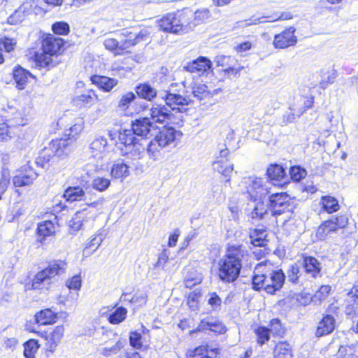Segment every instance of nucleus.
<instances>
[{"mask_svg": "<svg viewBox=\"0 0 358 358\" xmlns=\"http://www.w3.org/2000/svg\"><path fill=\"white\" fill-rule=\"evenodd\" d=\"M212 66L211 61L206 57L200 56L197 59L187 62L184 66V69L190 73H196L201 76L204 73L210 71Z\"/></svg>", "mask_w": 358, "mask_h": 358, "instance_id": "nucleus-17", "label": "nucleus"}, {"mask_svg": "<svg viewBox=\"0 0 358 358\" xmlns=\"http://www.w3.org/2000/svg\"><path fill=\"white\" fill-rule=\"evenodd\" d=\"M266 262L257 264L254 270L252 277V287L256 290L264 289L266 287Z\"/></svg>", "mask_w": 358, "mask_h": 358, "instance_id": "nucleus-23", "label": "nucleus"}, {"mask_svg": "<svg viewBox=\"0 0 358 358\" xmlns=\"http://www.w3.org/2000/svg\"><path fill=\"white\" fill-rule=\"evenodd\" d=\"M10 127L8 122L0 123V141L6 142L11 138L9 131Z\"/></svg>", "mask_w": 358, "mask_h": 358, "instance_id": "nucleus-61", "label": "nucleus"}, {"mask_svg": "<svg viewBox=\"0 0 358 358\" xmlns=\"http://www.w3.org/2000/svg\"><path fill=\"white\" fill-rule=\"evenodd\" d=\"M35 322L39 325H48L56 322L57 314L50 308H46L37 312L35 315Z\"/></svg>", "mask_w": 358, "mask_h": 358, "instance_id": "nucleus-34", "label": "nucleus"}, {"mask_svg": "<svg viewBox=\"0 0 358 358\" xmlns=\"http://www.w3.org/2000/svg\"><path fill=\"white\" fill-rule=\"evenodd\" d=\"M10 184V176L8 171H3L0 179V200Z\"/></svg>", "mask_w": 358, "mask_h": 358, "instance_id": "nucleus-60", "label": "nucleus"}, {"mask_svg": "<svg viewBox=\"0 0 358 358\" xmlns=\"http://www.w3.org/2000/svg\"><path fill=\"white\" fill-rule=\"evenodd\" d=\"M122 131H131L134 136H139L148 138L153 136L156 131V127L148 117H145L132 121L131 129H124Z\"/></svg>", "mask_w": 358, "mask_h": 358, "instance_id": "nucleus-13", "label": "nucleus"}, {"mask_svg": "<svg viewBox=\"0 0 358 358\" xmlns=\"http://www.w3.org/2000/svg\"><path fill=\"white\" fill-rule=\"evenodd\" d=\"M86 215V209L78 211L74 217L70 221V227L72 229L78 231L81 229L85 221V216Z\"/></svg>", "mask_w": 358, "mask_h": 358, "instance_id": "nucleus-48", "label": "nucleus"}, {"mask_svg": "<svg viewBox=\"0 0 358 358\" xmlns=\"http://www.w3.org/2000/svg\"><path fill=\"white\" fill-rule=\"evenodd\" d=\"M295 29L289 27L281 33L275 35L273 44L275 48L284 49L294 46L297 42V37L294 34Z\"/></svg>", "mask_w": 358, "mask_h": 358, "instance_id": "nucleus-15", "label": "nucleus"}, {"mask_svg": "<svg viewBox=\"0 0 358 358\" xmlns=\"http://www.w3.org/2000/svg\"><path fill=\"white\" fill-rule=\"evenodd\" d=\"M66 266L67 264L64 260H52L46 268L35 275L31 285L32 288L34 289H48L51 284V279L56 275L64 273Z\"/></svg>", "mask_w": 358, "mask_h": 358, "instance_id": "nucleus-6", "label": "nucleus"}, {"mask_svg": "<svg viewBox=\"0 0 358 358\" xmlns=\"http://www.w3.org/2000/svg\"><path fill=\"white\" fill-rule=\"evenodd\" d=\"M136 98V96L135 93L129 92L120 97L117 106L122 110H126Z\"/></svg>", "mask_w": 358, "mask_h": 358, "instance_id": "nucleus-46", "label": "nucleus"}, {"mask_svg": "<svg viewBox=\"0 0 358 358\" xmlns=\"http://www.w3.org/2000/svg\"><path fill=\"white\" fill-rule=\"evenodd\" d=\"M301 266L303 267L306 274L310 275L312 278H316L320 275L321 264L313 257H305Z\"/></svg>", "mask_w": 358, "mask_h": 358, "instance_id": "nucleus-29", "label": "nucleus"}, {"mask_svg": "<svg viewBox=\"0 0 358 358\" xmlns=\"http://www.w3.org/2000/svg\"><path fill=\"white\" fill-rule=\"evenodd\" d=\"M1 343L5 350L13 352L16 350L19 341L15 337L3 336Z\"/></svg>", "mask_w": 358, "mask_h": 358, "instance_id": "nucleus-54", "label": "nucleus"}, {"mask_svg": "<svg viewBox=\"0 0 358 358\" xmlns=\"http://www.w3.org/2000/svg\"><path fill=\"white\" fill-rule=\"evenodd\" d=\"M266 231L264 228L255 229L250 232V242L255 246H264L266 245Z\"/></svg>", "mask_w": 358, "mask_h": 358, "instance_id": "nucleus-37", "label": "nucleus"}, {"mask_svg": "<svg viewBox=\"0 0 358 358\" xmlns=\"http://www.w3.org/2000/svg\"><path fill=\"white\" fill-rule=\"evenodd\" d=\"M118 148L122 155L137 160L144 157L147 153L146 145L148 142L143 139H138L131 131H120L118 136Z\"/></svg>", "mask_w": 358, "mask_h": 358, "instance_id": "nucleus-3", "label": "nucleus"}, {"mask_svg": "<svg viewBox=\"0 0 358 358\" xmlns=\"http://www.w3.org/2000/svg\"><path fill=\"white\" fill-rule=\"evenodd\" d=\"M134 90L138 97L148 101H152L157 95V90L148 83L137 85Z\"/></svg>", "mask_w": 358, "mask_h": 358, "instance_id": "nucleus-32", "label": "nucleus"}, {"mask_svg": "<svg viewBox=\"0 0 358 358\" xmlns=\"http://www.w3.org/2000/svg\"><path fill=\"white\" fill-rule=\"evenodd\" d=\"M178 13H171L166 14L159 22L160 28L164 31L173 34H182L180 22H178Z\"/></svg>", "mask_w": 358, "mask_h": 358, "instance_id": "nucleus-19", "label": "nucleus"}, {"mask_svg": "<svg viewBox=\"0 0 358 358\" xmlns=\"http://www.w3.org/2000/svg\"><path fill=\"white\" fill-rule=\"evenodd\" d=\"M42 336L45 338L46 341V350L49 352H53L55 350L59 342L56 341L55 339L53 340V337H52L48 332H44Z\"/></svg>", "mask_w": 358, "mask_h": 358, "instance_id": "nucleus-62", "label": "nucleus"}, {"mask_svg": "<svg viewBox=\"0 0 358 358\" xmlns=\"http://www.w3.org/2000/svg\"><path fill=\"white\" fill-rule=\"evenodd\" d=\"M150 120L154 124H178V119L169 109L166 105L154 103L149 109Z\"/></svg>", "mask_w": 358, "mask_h": 358, "instance_id": "nucleus-11", "label": "nucleus"}, {"mask_svg": "<svg viewBox=\"0 0 358 358\" xmlns=\"http://www.w3.org/2000/svg\"><path fill=\"white\" fill-rule=\"evenodd\" d=\"M322 209L328 213H332L339 210L338 201L334 196L327 195L321 198Z\"/></svg>", "mask_w": 358, "mask_h": 358, "instance_id": "nucleus-36", "label": "nucleus"}, {"mask_svg": "<svg viewBox=\"0 0 358 358\" xmlns=\"http://www.w3.org/2000/svg\"><path fill=\"white\" fill-rule=\"evenodd\" d=\"M109 152L107 138L103 136L96 137L89 146V156L97 161L101 160Z\"/></svg>", "mask_w": 358, "mask_h": 358, "instance_id": "nucleus-16", "label": "nucleus"}, {"mask_svg": "<svg viewBox=\"0 0 358 358\" xmlns=\"http://www.w3.org/2000/svg\"><path fill=\"white\" fill-rule=\"evenodd\" d=\"M243 252L241 246L228 248L227 253L218 262V277L224 283L235 282L240 275Z\"/></svg>", "mask_w": 358, "mask_h": 358, "instance_id": "nucleus-1", "label": "nucleus"}, {"mask_svg": "<svg viewBox=\"0 0 358 358\" xmlns=\"http://www.w3.org/2000/svg\"><path fill=\"white\" fill-rule=\"evenodd\" d=\"M267 176L271 180H280L285 175L286 172L285 169L278 164H271L267 169Z\"/></svg>", "mask_w": 358, "mask_h": 358, "instance_id": "nucleus-42", "label": "nucleus"}, {"mask_svg": "<svg viewBox=\"0 0 358 358\" xmlns=\"http://www.w3.org/2000/svg\"><path fill=\"white\" fill-rule=\"evenodd\" d=\"M223 334L226 331L224 325L219 320L215 318H206L202 320L197 327L196 331H207Z\"/></svg>", "mask_w": 358, "mask_h": 358, "instance_id": "nucleus-24", "label": "nucleus"}, {"mask_svg": "<svg viewBox=\"0 0 358 358\" xmlns=\"http://www.w3.org/2000/svg\"><path fill=\"white\" fill-rule=\"evenodd\" d=\"M348 222V217L345 215L333 216L323 222L317 228L316 236L320 239H324L330 232L336 231L338 229L344 228Z\"/></svg>", "mask_w": 358, "mask_h": 358, "instance_id": "nucleus-12", "label": "nucleus"}, {"mask_svg": "<svg viewBox=\"0 0 358 358\" xmlns=\"http://www.w3.org/2000/svg\"><path fill=\"white\" fill-rule=\"evenodd\" d=\"M64 45V40L52 34L48 35L42 41V52H36L35 62L39 68L50 69L55 66L52 57L57 55Z\"/></svg>", "mask_w": 358, "mask_h": 358, "instance_id": "nucleus-4", "label": "nucleus"}, {"mask_svg": "<svg viewBox=\"0 0 358 358\" xmlns=\"http://www.w3.org/2000/svg\"><path fill=\"white\" fill-rule=\"evenodd\" d=\"M37 173L32 169L26 170L25 172L21 171L13 178V185L15 187H23L31 185L36 178Z\"/></svg>", "mask_w": 358, "mask_h": 358, "instance_id": "nucleus-31", "label": "nucleus"}, {"mask_svg": "<svg viewBox=\"0 0 358 358\" xmlns=\"http://www.w3.org/2000/svg\"><path fill=\"white\" fill-rule=\"evenodd\" d=\"M13 78L18 90H24L30 79H36L32 73L20 65L13 69Z\"/></svg>", "mask_w": 358, "mask_h": 358, "instance_id": "nucleus-21", "label": "nucleus"}, {"mask_svg": "<svg viewBox=\"0 0 358 358\" xmlns=\"http://www.w3.org/2000/svg\"><path fill=\"white\" fill-rule=\"evenodd\" d=\"M96 99V95L93 90H86L82 94L76 95L73 99V104L79 108L92 105Z\"/></svg>", "mask_w": 358, "mask_h": 358, "instance_id": "nucleus-35", "label": "nucleus"}, {"mask_svg": "<svg viewBox=\"0 0 358 358\" xmlns=\"http://www.w3.org/2000/svg\"><path fill=\"white\" fill-rule=\"evenodd\" d=\"M103 241V236L102 234H97L94 236L91 241L87 243L86 247L84 250V253L90 255L96 251L100 246Z\"/></svg>", "mask_w": 358, "mask_h": 358, "instance_id": "nucleus-47", "label": "nucleus"}, {"mask_svg": "<svg viewBox=\"0 0 358 358\" xmlns=\"http://www.w3.org/2000/svg\"><path fill=\"white\" fill-rule=\"evenodd\" d=\"M254 201L255 205L250 213L251 217L255 220H261L268 210V206L266 205L262 201V199H258V200Z\"/></svg>", "mask_w": 358, "mask_h": 358, "instance_id": "nucleus-39", "label": "nucleus"}, {"mask_svg": "<svg viewBox=\"0 0 358 358\" xmlns=\"http://www.w3.org/2000/svg\"><path fill=\"white\" fill-rule=\"evenodd\" d=\"M149 31L146 29H141L134 38H125L120 41V50H125L141 41H146L148 38Z\"/></svg>", "mask_w": 358, "mask_h": 358, "instance_id": "nucleus-33", "label": "nucleus"}, {"mask_svg": "<svg viewBox=\"0 0 358 358\" xmlns=\"http://www.w3.org/2000/svg\"><path fill=\"white\" fill-rule=\"evenodd\" d=\"M219 349L212 344L201 345L187 353L188 358H213L218 354Z\"/></svg>", "mask_w": 358, "mask_h": 358, "instance_id": "nucleus-20", "label": "nucleus"}, {"mask_svg": "<svg viewBox=\"0 0 358 358\" xmlns=\"http://www.w3.org/2000/svg\"><path fill=\"white\" fill-rule=\"evenodd\" d=\"M189 92L188 89H185L182 94L167 91L162 98L165 101L166 106L173 113H183L187 110L188 106L193 101Z\"/></svg>", "mask_w": 358, "mask_h": 358, "instance_id": "nucleus-9", "label": "nucleus"}, {"mask_svg": "<svg viewBox=\"0 0 358 358\" xmlns=\"http://www.w3.org/2000/svg\"><path fill=\"white\" fill-rule=\"evenodd\" d=\"M182 85L185 90H189V94L191 95L192 99H193L192 102H194L195 101H201L210 97V93L208 90V87L205 84L192 83L189 86H187L186 83L183 82Z\"/></svg>", "mask_w": 358, "mask_h": 358, "instance_id": "nucleus-18", "label": "nucleus"}, {"mask_svg": "<svg viewBox=\"0 0 358 358\" xmlns=\"http://www.w3.org/2000/svg\"><path fill=\"white\" fill-rule=\"evenodd\" d=\"M335 327L336 320L334 317L329 314L324 315L321 320L318 322L315 336L317 337H321L328 335L333 332Z\"/></svg>", "mask_w": 358, "mask_h": 358, "instance_id": "nucleus-22", "label": "nucleus"}, {"mask_svg": "<svg viewBox=\"0 0 358 358\" xmlns=\"http://www.w3.org/2000/svg\"><path fill=\"white\" fill-rule=\"evenodd\" d=\"M110 180L103 177H96L92 181V187L99 192H103L108 188Z\"/></svg>", "mask_w": 358, "mask_h": 358, "instance_id": "nucleus-49", "label": "nucleus"}, {"mask_svg": "<svg viewBox=\"0 0 358 358\" xmlns=\"http://www.w3.org/2000/svg\"><path fill=\"white\" fill-rule=\"evenodd\" d=\"M69 139H54L51 141L48 148H45L36 159V163L42 167H45L53 157L59 158L67 155L69 145Z\"/></svg>", "mask_w": 358, "mask_h": 358, "instance_id": "nucleus-8", "label": "nucleus"}, {"mask_svg": "<svg viewBox=\"0 0 358 358\" xmlns=\"http://www.w3.org/2000/svg\"><path fill=\"white\" fill-rule=\"evenodd\" d=\"M257 337V343L261 345L266 343L270 339L269 329L265 327H259L255 330Z\"/></svg>", "mask_w": 358, "mask_h": 358, "instance_id": "nucleus-53", "label": "nucleus"}, {"mask_svg": "<svg viewBox=\"0 0 358 358\" xmlns=\"http://www.w3.org/2000/svg\"><path fill=\"white\" fill-rule=\"evenodd\" d=\"M213 169L225 177L229 176L234 169L233 164L228 159H220L213 162Z\"/></svg>", "mask_w": 358, "mask_h": 358, "instance_id": "nucleus-38", "label": "nucleus"}, {"mask_svg": "<svg viewBox=\"0 0 358 358\" xmlns=\"http://www.w3.org/2000/svg\"><path fill=\"white\" fill-rule=\"evenodd\" d=\"M270 333L273 335L282 336L284 334V330L282 327L280 320L278 318H273L270 322Z\"/></svg>", "mask_w": 358, "mask_h": 358, "instance_id": "nucleus-57", "label": "nucleus"}, {"mask_svg": "<svg viewBox=\"0 0 358 358\" xmlns=\"http://www.w3.org/2000/svg\"><path fill=\"white\" fill-rule=\"evenodd\" d=\"M295 208L293 199L286 192L272 193L269 196L268 210L272 216L278 217L284 216V221L287 222Z\"/></svg>", "mask_w": 358, "mask_h": 358, "instance_id": "nucleus-7", "label": "nucleus"}, {"mask_svg": "<svg viewBox=\"0 0 358 358\" xmlns=\"http://www.w3.org/2000/svg\"><path fill=\"white\" fill-rule=\"evenodd\" d=\"M90 194L88 191H84L80 186L69 187L64 192V197L67 201L73 202L76 201H86V204L89 206L96 208L99 204H101L103 199L94 201H87V194Z\"/></svg>", "mask_w": 358, "mask_h": 358, "instance_id": "nucleus-14", "label": "nucleus"}, {"mask_svg": "<svg viewBox=\"0 0 358 358\" xmlns=\"http://www.w3.org/2000/svg\"><path fill=\"white\" fill-rule=\"evenodd\" d=\"M210 17V12L206 9L198 10L193 13L192 16V22H194V27L205 22Z\"/></svg>", "mask_w": 358, "mask_h": 358, "instance_id": "nucleus-50", "label": "nucleus"}, {"mask_svg": "<svg viewBox=\"0 0 358 358\" xmlns=\"http://www.w3.org/2000/svg\"><path fill=\"white\" fill-rule=\"evenodd\" d=\"M129 342L132 347L136 349L141 348L142 346L141 334L137 331L131 332L129 336Z\"/></svg>", "mask_w": 358, "mask_h": 358, "instance_id": "nucleus-64", "label": "nucleus"}, {"mask_svg": "<svg viewBox=\"0 0 358 358\" xmlns=\"http://www.w3.org/2000/svg\"><path fill=\"white\" fill-rule=\"evenodd\" d=\"M69 289L80 290L82 285V280L80 275H76L69 279L66 282Z\"/></svg>", "mask_w": 358, "mask_h": 358, "instance_id": "nucleus-59", "label": "nucleus"}, {"mask_svg": "<svg viewBox=\"0 0 358 358\" xmlns=\"http://www.w3.org/2000/svg\"><path fill=\"white\" fill-rule=\"evenodd\" d=\"M180 134L173 127L164 126L159 131L156 127L154 138L146 145L149 157L153 160L159 159L162 157V149L171 145H174L176 136Z\"/></svg>", "mask_w": 358, "mask_h": 358, "instance_id": "nucleus-2", "label": "nucleus"}, {"mask_svg": "<svg viewBox=\"0 0 358 358\" xmlns=\"http://www.w3.org/2000/svg\"><path fill=\"white\" fill-rule=\"evenodd\" d=\"M127 315V308L120 306L109 314L108 320L112 324H117L122 322L126 319Z\"/></svg>", "mask_w": 358, "mask_h": 358, "instance_id": "nucleus-44", "label": "nucleus"}, {"mask_svg": "<svg viewBox=\"0 0 358 358\" xmlns=\"http://www.w3.org/2000/svg\"><path fill=\"white\" fill-rule=\"evenodd\" d=\"M110 175L115 179L125 178L129 175V166L123 159H117L111 166Z\"/></svg>", "mask_w": 358, "mask_h": 358, "instance_id": "nucleus-30", "label": "nucleus"}, {"mask_svg": "<svg viewBox=\"0 0 358 358\" xmlns=\"http://www.w3.org/2000/svg\"><path fill=\"white\" fill-rule=\"evenodd\" d=\"M266 280L265 291L270 294H274L283 286L286 275L281 268L273 269L271 264L266 262Z\"/></svg>", "mask_w": 358, "mask_h": 358, "instance_id": "nucleus-10", "label": "nucleus"}, {"mask_svg": "<svg viewBox=\"0 0 358 358\" xmlns=\"http://www.w3.org/2000/svg\"><path fill=\"white\" fill-rule=\"evenodd\" d=\"M314 97L313 96L299 95L295 97V101L290 106V108L297 113V117H300L307 109L312 107Z\"/></svg>", "mask_w": 358, "mask_h": 358, "instance_id": "nucleus-25", "label": "nucleus"}, {"mask_svg": "<svg viewBox=\"0 0 358 358\" xmlns=\"http://www.w3.org/2000/svg\"><path fill=\"white\" fill-rule=\"evenodd\" d=\"M300 268L301 265L297 263L289 265L285 274L288 282L294 285H296L299 282V278L301 276Z\"/></svg>", "mask_w": 358, "mask_h": 358, "instance_id": "nucleus-45", "label": "nucleus"}, {"mask_svg": "<svg viewBox=\"0 0 358 358\" xmlns=\"http://www.w3.org/2000/svg\"><path fill=\"white\" fill-rule=\"evenodd\" d=\"M90 80L93 84L106 92H110L118 83L115 78L98 75L92 76Z\"/></svg>", "mask_w": 358, "mask_h": 358, "instance_id": "nucleus-28", "label": "nucleus"}, {"mask_svg": "<svg viewBox=\"0 0 358 358\" xmlns=\"http://www.w3.org/2000/svg\"><path fill=\"white\" fill-rule=\"evenodd\" d=\"M345 313L350 319H353L358 315V301L356 299H350L345 308Z\"/></svg>", "mask_w": 358, "mask_h": 358, "instance_id": "nucleus-52", "label": "nucleus"}, {"mask_svg": "<svg viewBox=\"0 0 358 358\" xmlns=\"http://www.w3.org/2000/svg\"><path fill=\"white\" fill-rule=\"evenodd\" d=\"M274 185L267 178L255 176L245 177L239 184L243 193H246L251 200L257 201L271 193Z\"/></svg>", "mask_w": 358, "mask_h": 358, "instance_id": "nucleus-5", "label": "nucleus"}, {"mask_svg": "<svg viewBox=\"0 0 358 358\" xmlns=\"http://www.w3.org/2000/svg\"><path fill=\"white\" fill-rule=\"evenodd\" d=\"M275 358H292V348L286 342L278 343L273 350Z\"/></svg>", "mask_w": 358, "mask_h": 358, "instance_id": "nucleus-40", "label": "nucleus"}, {"mask_svg": "<svg viewBox=\"0 0 358 358\" xmlns=\"http://www.w3.org/2000/svg\"><path fill=\"white\" fill-rule=\"evenodd\" d=\"M32 12L31 6L29 3L22 4L7 19L10 24H17L22 22Z\"/></svg>", "mask_w": 358, "mask_h": 358, "instance_id": "nucleus-26", "label": "nucleus"}, {"mask_svg": "<svg viewBox=\"0 0 358 358\" xmlns=\"http://www.w3.org/2000/svg\"><path fill=\"white\" fill-rule=\"evenodd\" d=\"M178 22H180V29L182 34L187 33L193 30L195 27L192 22V16H193V12L188 9L185 8L182 10H178Z\"/></svg>", "mask_w": 358, "mask_h": 358, "instance_id": "nucleus-27", "label": "nucleus"}, {"mask_svg": "<svg viewBox=\"0 0 358 358\" xmlns=\"http://www.w3.org/2000/svg\"><path fill=\"white\" fill-rule=\"evenodd\" d=\"M40 348L37 340L29 339L24 343L23 355L25 358H36V354Z\"/></svg>", "mask_w": 358, "mask_h": 358, "instance_id": "nucleus-43", "label": "nucleus"}, {"mask_svg": "<svg viewBox=\"0 0 358 358\" xmlns=\"http://www.w3.org/2000/svg\"><path fill=\"white\" fill-rule=\"evenodd\" d=\"M289 175L292 180L299 182L306 177L307 171L300 166H293L289 169Z\"/></svg>", "mask_w": 358, "mask_h": 358, "instance_id": "nucleus-51", "label": "nucleus"}, {"mask_svg": "<svg viewBox=\"0 0 358 358\" xmlns=\"http://www.w3.org/2000/svg\"><path fill=\"white\" fill-rule=\"evenodd\" d=\"M53 32L58 35H66L69 32V25L64 22H57L52 24Z\"/></svg>", "mask_w": 358, "mask_h": 358, "instance_id": "nucleus-56", "label": "nucleus"}, {"mask_svg": "<svg viewBox=\"0 0 358 358\" xmlns=\"http://www.w3.org/2000/svg\"><path fill=\"white\" fill-rule=\"evenodd\" d=\"M123 348L121 341H117L115 345L110 348H103L101 350V354L105 357H109L112 355L117 354Z\"/></svg>", "mask_w": 358, "mask_h": 358, "instance_id": "nucleus-58", "label": "nucleus"}, {"mask_svg": "<svg viewBox=\"0 0 358 358\" xmlns=\"http://www.w3.org/2000/svg\"><path fill=\"white\" fill-rule=\"evenodd\" d=\"M338 355L343 358H358V356L352 353V348L348 345H341Z\"/></svg>", "mask_w": 358, "mask_h": 358, "instance_id": "nucleus-63", "label": "nucleus"}, {"mask_svg": "<svg viewBox=\"0 0 358 358\" xmlns=\"http://www.w3.org/2000/svg\"><path fill=\"white\" fill-rule=\"evenodd\" d=\"M208 296V303L210 305L212 309L215 311H220L222 307L220 297L215 292L210 293Z\"/></svg>", "mask_w": 358, "mask_h": 358, "instance_id": "nucleus-55", "label": "nucleus"}, {"mask_svg": "<svg viewBox=\"0 0 358 358\" xmlns=\"http://www.w3.org/2000/svg\"><path fill=\"white\" fill-rule=\"evenodd\" d=\"M55 224L50 220H45L38 224L37 227L38 235L39 237H41L42 239L52 235L55 233Z\"/></svg>", "mask_w": 358, "mask_h": 358, "instance_id": "nucleus-41", "label": "nucleus"}]
</instances>
